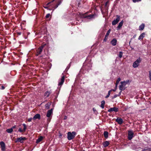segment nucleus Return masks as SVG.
<instances>
[{"label": "nucleus", "mask_w": 151, "mask_h": 151, "mask_svg": "<svg viewBox=\"0 0 151 151\" xmlns=\"http://www.w3.org/2000/svg\"><path fill=\"white\" fill-rule=\"evenodd\" d=\"M137 35L136 34L134 35L133 36V37L132 38H135L136 37Z\"/></svg>", "instance_id": "45"}, {"label": "nucleus", "mask_w": 151, "mask_h": 151, "mask_svg": "<svg viewBox=\"0 0 151 151\" xmlns=\"http://www.w3.org/2000/svg\"><path fill=\"white\" fill-rule=\"evenodd\" d=\"M65 77L64 76H63L62 77L61 79L58 80V85L59 86H60V88L61 86L63 84L64 80H65Z\"/></svg>", "instance_id": "9"}, {"label": "nucleus", "mask_w": 151, "mask_h": 151, "mask_svg": "<svg viewBox=\"0 0 151 151\" xmlns=\"http://www.w3.org/2000/svg\"><path fill=\"white\" fill-rule=\"evenodd\" d=\"M117 96H117V94H115L114 95V96L112 98V99H114L116 98Z\"/></svg>", "instance_id": "39"}, {"label": "nucleus", "mask_w": 151, "mask_h": 151, "mask_svg": "<svg viewBox=\"0 0 151 151\" xmlns=\"http://www.w3.org/2000/svg\"><path fill=\"white\" fill-rule=\"evenodd\" d=\"M149 78L150 80L151 81V70L149 72Z\"/></svg>", "instance_id": "35"}, {"label": "nucleus", "mask_w": 151, "mask_h": 151, "mask_svg": "<svg viewBox=\"0 0 151 151\" xmlns=\"http://www.w3.org/2000/svg\"><path fill=\"white\" fill-rule=\"evenodd\" d=\"M127 83V84L129 82V80H127L126 81Z\"/></svg>", "instance_id": "50"}, {"label": "nucleus", "mask_w": 151, "mask_h": 151, "mask_svg": "<svg viewBox=\"0 0 151 151\" xmlns=\"http://www.w3.org/2000/svg\"><path fill=\"white\" fill-rule=\"evenodd\" d=\"M13 131V130L12 128H10V129H7L6 130V132L8 133H11Z\"/></svg>", "instance_id": "28"}, {"label": "nucleus", "mask_w": 151, "mask_h": 151, "mask_svg": "<svg viewBox=\"0 0 151 151\" xmlns=\"http://www.w3.org/2000/svg\"><path fill=\"white\" fill-rule=\"evenodd\" d=\"M109 133L107 131H105L104 133V137L105 138H107L108 137Z\"/></svg>", "instance_id": "25"}, {"label": "nucleus", "mask_w": 151, "mask_h": 151, "mask_svg": "<svg viewBox=\"0 0 151 151\" xmlns=\"http://www.w3.org/2000/svg\"><path fill=\"white\" fill-rule=\"evenodd\" d=\"M50 94V92L49 91H47L44 94V96H46L47 97H48L49 96Z\"/></svg>", "instance_id": "24"}, {"label": "nucleus", "mask_w": 151, "mask_h": 151, "mask_svg": "<svg viewBox=\"0 0 151 151\" xmlns=\"http://www.w3.org/2000/svg\"><path fill=\"white\" fill-rule=\"evenodd\" d=\"M132 38L130 40V41H129V45L130 44V42H131V41H132Z\"/></svg>", "instance_id": "48"}, {"label": "nucleus", "mask_w": 151, "mask_h": 151, "mask_svg": "<svg viewBox=\"0 0 151 151\" xmlns=\"http://www.w3.org/2000/svg\"><path fill=\"white\" fill-rule=\"evenodd\" d=\"M116 42L117 40L116 39L114 38L111 41V43L113 46H114L116 45Z\"/></svg>", "instance_id": "17"}, {"label": "nucleus", "mask_w": 151, "mask_h": 151, "mask_svg": "<svg viewBox=\"0 0 151 151\" xmlns=\"http://www.w3.org/2000/svg\"><path fill=\"white\" fill-rule=\"evenodd\" d=\"M45 138V137H43L42 136H40L37 139L36 143L37 144L39 143L43 139Z\"/></svg>", "instance_id": "15"}, {"label": "nucleus", "mask_w": 151, "mask_h": 151, "mask_svg": "<svg viewBox=\"0 0 151 151\" xmlns=\"http://www.w3.org/2000/svg\"><path fill=\"white\" fill-rule=\"evenodd\" d=\"M33 119L32 118H30L28 119V122H30L31 121L32 119Z\"/></svg>", "instance_id": "38"}, {"label": "nucleus", "mask_w": 151, "mask_h": 151, "mask_svg": "<svg viewBox=\"0 0 151 151\" xmlns=\"http://www.w3.org/2000/svg\"><path fill=\"white\" fill-rule=\"evenodd\" d=\"M116 19H114L112 22V24L114 25L116 24L119 21L120 19V17L119 16L117 15L116 16Z\"/></svg>", "instance_id": "10"}, {"label": "nucleus", "mask_w": 151, "mask_h": 151, "mask_svg": "<svg viewBox=\"0 0 151 151\" xmlns=\"http://www.w3.org/2000/svg\"><path fill=\"white\" fill-rule=\"evenodd\" d=\"M124 86L122 84L120 85L119 86V89L121 91L122 90H124L125 89V88H124Z\"/></svg>", "instance_id": "27"}, {"label": "nucleus", "mask_w": 151, "mask_h": 151, "mask_svg": "<svg viewBox=\"0 0 151 151\" xmlns=\"http://www.w3.org/2000/svg\"><path fill=\"white\" fill-rule=\"evenodd\" d=\"M22 125L24 126L23 129H22L20 127L19 128L18 130L19 132H24L27 129V126L25 124H23Z\"/></svg>", "instance_id": "12"}, {"label": "nucleus", "mask_w": 151, "mask_h": 151, "mask_svg": "<svg viewBox=\"0 0 151 151\" xmlns=\"http://www.w3.org/2000/svg\"><path fill=\"white\" fill-rule=\"evenodd\" d=\"M111 91V92L112 91H116V89H111V90H110Z\"/></svg>", "instance_id": "44"}, {"label": "nucleus", "mask_w": 151, "mask_h": 151, "mask_svg": "<svg viewBox=\"0 0 151 151\" xmlns=\"http://www.w3.org/2000/svg\"><path fill=\"white\" fill-rule=\"evenodd\" d=\"M26 140V138L25 137H20L17 138L15 141V142H20L21 143H23L24 141Z\"/></svg>", "instance_id": "8"}, {"label": "nucleus", "mask_w": 151, "mask_h": 151, "mask_svg": "<svg viewBox=\"0 0 151 151\" xmlns=\"http://www.w3.org/2000/svg\"><path fill=\"white\" fill-rule=\"evenodd\" d=\"M105 104V101H104L103 100L101 102V107L103 109L104 108V106Z\"/></svg>", "instance_id": "26"}, {"label": "nucleus", "mask_w": 151, "mask_h": 151, "mask_svg": "<svg viewBox=\"0 0 151 151\" xmlns=\"http://www.w3.org/2000/svg\"><path fill=\"white\" fill-rule=\"evenodd\" d=\"M50 15V14H47L45 17L46 18H48L49 17Z\"/></svg>", "instance_id": "37"}, {"label": "nucleus", "mask_w": 151, "mask_h": 151, "mask_svg": "<svg viewBox=\"0 0 151 151\" xmlns=\"http://www.w3.org/2000/svg\"><path fill=\"white\" fill-rule=\"evenodd\" d=\"M121 83L124 86H125L127 84V83L125 81L121 82Z\"/></svg>", "instance_id": "32"}, {"label": "nucleus", "mask_w": 151, "mask_h": 151, "mask_svg": "<svg viewBox=\"0 0 151 151\" xmlns=\"http://www.w3.org/2000/svg\"><path fill=\"white\" fill-rule=\"evenodd\" d=\"M80 2H79V3H78V5L79 6V5H80Z\"/></svg>", "instance_id": "51"}, {"label": "nucleus", "mask_w": 151, "mask_h": 151, "mask_svg": "<svg viewBox=\"0 0 151 151\" xmlns=\"http://www.w3.org/2000/svg\"><path fill=\"white\" fill-rule=\"evenodd\" d=\"M111 92V91L110 90L108 91L107 95L105 96L106 98H107L110 95Z\"/></svg>", "instance_id": "33"}, {"label": "nucleus", "mask_w": 151, "mask_h": 151, "mask_svg": "<svg viewBox=\"0 0 151 151\" xmlns=\"http://www.w3.org/2000/svg\"><path fill=\"white\" fill-rule=\"evenodd\" d=\"M111 31V29H109L107 32L105 36L106 37H107L108 35H109Z\"/></svg>", "instance_id": "31"}, {"label": "nucleus", "mask_w": 151, "mask_h": 151, "mask_svg": "<svg viewBox=\"0 0 151 151\" xmlns=\"http://www.w3.org/2000/svg\"><path fill=\"white\" fill-rule=\"evenodd\" d=\"M142 0H132V1L134 3H136V2H138L139 1H141Z\"/></svg>", "instance_id": "36"}, {"label": "nucleus", "mask_w": 151, "mask_h": 151, "mask_svg": "<svg viewBox=\"0 0 151 151\" xmlns=\"http://www.w3.org/2000/svg\"><path fill=\"white\" fill-rule=\"evenodd\" d=\"M141 60L140 58H139L133 63L132 65L133 67L134 68L137 67L139 65V63L141 62Z\"/></svg>", "instance_id": "5"}, {"label": "nucleus", "mask_w": 151, "mask_h": 151, "mask_svg": "<svg viewBox=\"0 0 151 151\" xmlns=\"http://www.w3.org/2000/svg\"><path fill=\"white\" fill-rule=\"evenodd\" d=\"M76 132L73 131L72 132H69L68 133L67 138L68 140H71L73 139L75 137Z\"/></svg>", "instance_id": "3"}, {"label": "nucleus", "mask_w": 151, "mask_h": 151, "mask_svg": "<svg viewBox=\"0 0 151 151\" xmlns=\"http://www.w3.org/2000/svg\"><path fill=\"white\" fill-rule=\"evenodd\" d=\"M121 92H122V91H121L119 92V94L117 95V96H120L121 95Z\"/></svg>", "instance_id": "42"}, {"label": "nucleus", "mask_w": 151, "mask_h": 151, "mask_svg": "<svg viewBox=\"0 0 151 151\" xmlns=\"http://www.w3.org/2000/svg\"><path fill=\"white\" fill-rule=\"evenodd\" d=\"M5 87L4 86H1V89L3 90L5 89Z\"/></svg>", "instance_id": "40"}, {"label": "nucleus", "mask_w": 151, "mask_h": 151, "mask_svg": "<svg viewBox=\"0 0 151 151\" xmlns=\"http://www.w3.org/2000/svg\"><path fill=\"white\" fill-rule=\"evenodd\" d=\"M107 37H106V36H105V38H104V41H106V40H107V38H106Z\"/></svg>", "instance_id": "46"}, {"label": "nucleus", "mask_w": 151, "mask_h": 151, "mask_svg": "<svg viewBox=\"0 0 151 151\" xmlns=\"http://www.w3.org/2000/svg\"><path fill=\"white\" fill-rule=\"evenodd\" d=\"M17 34H18V35H21V33L20 32H18L17 33Z\"/></svg>", "instance_id": "47"}, {"label": "nucleus", "mask_w": 151, "mask_h": 151, "mask_svg": "<svg viewBox=\"0 0 151 151\" xmlns=\"http://www.w3.org/2000/svg\"><path fill=\"white\" fill-rule=\"evenodd\" d=\"M146 148L143 149L142 151H151V148L148 147H146Z\"/></svg>", "instance_id": "29"}, {"label": "nucleus", "mask_w": 151, "mask_h": 151, "mask_svg": "<svg viewBox=\"0 0 151 151\" xmlns=\"http://www.w3.org/2000/svg\"><path fill=\"white\" fill-rule=\"evenodd\" d=\"M44 47V45H42L37 49L36 50L37 53L36 55L37 56H38L39 55L41 54L42 51Z\"/></svg>", "instance_id": "7"}, {"label": "nucleus", "mask_w": 151, "mask_h": 151, "mask_svg": "<svg viewBox=\"0 0 151 151\" xmlns=\"http://www.w3.org/2000/svg\"><path fill=\"white\" fill-rule=\"evenodd\" d=\"M67 117L66 116H65L64 118V119H65V120L66 119H67Z\"/></svg>", "instance_id": "49"}, {"label": "nucleus", "mask_w": 151, "mask_h": 151, "mask_svg": "<svg viewBox=\"0 0 151 151\" xmlns=\"http://www.w3.org/2000/svg\"><path fill=\"white\" fill-rule=\"evenodd\" d=\"M145 35V32L142 33L139 37L138 40H142L144 37Z\"/></svg>", "instance_id": "21"}, {"label": "nucleus", "mask_w": 151, "mask_h": 151, "mask_svg": "<svg viewBox=\"0 0 151 151\" xmlns=\"http://www.w3.org/2000/svg\"><path fill=\"white\" fill-rule=\"evenodd\" d=\"M123 20L122 21L120 22H119L118 26L117 27V30H119L120 28H121L122 26L123 23Z\"/></svg>", "instance_id": "20"}, {"label": "nucleus", "mask_w": 151, "mask_h": 151, "mask_svg": "<svg viewBox=\"0 0 151 151\" xmlns=\"http://www.w3.org/2000/svg\"><path fill=\"white\" fill-rule=\"evenodd\" d=\"M16 125H14V126H13L12 128H12V129L13 130V129H15L16 128Z\"/></svg>", "instance_id": "41"}, {"label": "nucleus", "mask_w": 151, "mask_h": 151, "mask_svg": "<svg viewBox=\"0 0 151 151\" xmlns=\"http://www.w3.org/2000/svg\"><path fill=\"white\" fill-rule=\"evenodd\" d=\"M40 119V114H35L33 117V119L35 120L37 119Z\"/></svg>", "instance_id": "16"}, {"label": "nucleus", "mask_w": 151, "mask_h": 151, "mask_svg": "<svg viewBox=\"0 0 151 151\" xmlns=\"http://www.w3.org/2000/svg\"><path fill=\"white\" fill-rule=\"evenodd\" d=\"M128 138L129 140H131L134 137V133L132 130L128 131Z\"/></svg>", "instance_id": "6"}, {"label": "nucleus", "mask_w": 151, "mask_h": 151, "mask_svg": "<svg viewBox=\"0 0 151 151\" xmlns=\"http://www.w3.org/2000/svg\"><path fill=\"white\" fill-rule=\"evenodd\" d=\"M108 3H109V1H107L106 2V3H105V6H107V4H108Z\"/></svg>", "instance_id": "43"}, {"label": "nucleus", "mask_w": 151, "mask_h": 151, "mask_svg": "<svg viewBox=\"0 0 151 151\" xmlns=\"http://www.w3.org/2000/svg\"><path fill=\"white\" fill-rule=\"evenodd\" d=\"M108 111L109 112H111L113 111L115 112H117L118 111V109L116 107L111 108L108 110Z\"/></svg>", "instance_id": "13"}, {"label": "nucleus", "mask_w": 151, "mask_h": 151, "mask_svg": "<svg viewBox=\"0 0 151 151\" xmlns=\"http://www.w3.org/2000/svg\"><path fill=\"white\" fill-rule=\"evenodd\" d=\"M0 145L1 146V151H6V148L5 144L4 142L3 141L1 142H0Z\"/></svg>", "instance_id": "11"}, {"label": "nucleus", "mask_w": 151, "mask_h": 151, "mask_svg": "<svg viewBox=\"0 0 151 151\" xmlns=\"http://www.w3.org/2000/svg\"><path fill=\"white\" fill-rule=\"evenodd\" d=\"M121 81V78H117V80L116 81V86L117 87L118 84L119 83V81Z\"/></svg>", "instance_id": "30"}, {"label": "nucleus", "mask_w": 151, "mask_h": 151, "mask_svg": "<svg viewBox=\"0 0 151 151\" xmlns=\"http://www.w3.org/2000/svg\"><path fill=\"white\" fill-rule=\"evenodd\" d=\"M79 16L81 18H87L88 19H91L94 18L95 15L88 14V12H86L84 14L80 13Z\"/></svg>", "instance_id": "2"}, {"label": "nucleus", "mask_w": 151, "mask_h": 151, "mask_svg": "<svg viewBox=\"0 0 151 151\" xmlns=\"http://www.w3.org/2000/svg\"><path fill=\"white\" fill-rule=\"evenodd\" d=\"M41 29V32L42 34H44L46 33V32L47 31V29L45 26H43L42 27Z\"/></svg>", "instance_id": "18"}, {"label": "nucleus", "mask_w": 151, "mask_h": 151, "mask_svg": "<svg viewBox=\"0 0 151 151\" xmlns=\"http://www.w3.org/2000/svg\"><path fill=\"white\" fill-rule=\"evenodd\" d=\"M110 143L108 141H105L103 143V145L104 147H106L109 145Z\"/></svg>", "instance_id": "19"}, {"label": "nucleus", "mask_w": 151, "mask_h": 151, "mask_svg": "<svg viewBox=\"0 0 151 151\" xmlns=\"http://www.w3.org/2000/svg\"><path fill=\"white\" fill-rule=\"evenodd\" d=\"M145 25L144 24H142L140 26H139V30H143L145 27Z\"/></svg>", "instance_id": "23"}, {"label": "nucleus", "mask_w": 151, "mask_h": 151, "mask_svg": "<svg viewBox=\"0 0 151 151\" xmlns=\"http://www.w3.org/2000/svg\"><path fill=\"white\" fill-rule=\"evenodd\" d=\"M123 55V52H120L119 53V57L120 58H121L122 57Z\"/></svg>", "instance_id": "34"}, {"label": "nucleus", "mask_w": 151, "mask_h": 151, "mask_svg": "<svg viewBox=\"0 0 151 151\" xmlns=\"http://www.w3.org/2000/svg\"><path fill=\"white\" fill-rule=\"evenodd\" d=\"M51 104V102H48L45 105V108L47 109H48L50 108V106Z\"/></svg>", "instance_id": "22"}, {"label": "nucleus", "mask_w": 151, "mask_h": 151, "mask_svg": "<svg viewBox=\"0 0 151 151\" xmlns=\"http://www.w3.org/2000/svg\"><path fill=\"white\" fill-rule=\"evenodd\" d=\"M116 122L119 124L121 125L123 122V119L120 117H118L116 120Z\"/></svg>", "instance_id": "14"}, {"label": "nucleus", "mask_w": 151, "mask_h": 151, "mask_svg": "<svg viewBox=\"0 0 151 151\" xmlns=\"http://www.w3.org/2000/svg\"><path fill=\"white\" fill-rule=\"evenodd\" d=\"M76 20H78L77 18H76Z\"/></svg>", "instance_id": "52"}, {"label": "nucleus", "mask_w": 151, "mask_h": 151, "mask_svg": "<svg viewBox=\"0 0 151 151\" xmlns=\"http://www.w3.org/2000/svg\"><path fill=\"white\" fill-rule=\"evenodd\" d=\"M53 109V108L51 109L50 110H48L47 112L46 116L48 118L47 119V121L49 122H50L52 117Z\"/></svg>", "instance_id": "4"}, {"label": "nucleus", "mask_w": 151, "mask_h": 151, "mask_svg": "<svg viewBox=\"0 0 151 151\" xmlns=\"http://www.w3.org/2000/svg\"><path fill=\"white\" fill-rule=\"evenodd\" d=\"M61 0H52L45 5L43 6V7L46 9H48L49 7H51L53 9V10H54L61 4Z\"/></svg>", "instance_id": "1"}]
</instances>
